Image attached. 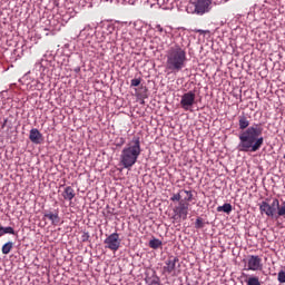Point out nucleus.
<instances>
[{
	"label": "nucleus",
	"instance_id": "obj_17",
	"mask_svg": "<svg viewBox=\"0 0 285 285\" xmlns=\"http://www.w3.org/2000/svg\"><path fill=\"white\" fill-rule=\"evenodd\" d=\"M14 248V243L8 242L2 246V255H10V252Z\"/></svg>",
	"mask_w": 285,
	"mask_h": 285
},
{
	"label": "nucleus",
	"instance_id": "obj_4",
	"mask_svg": "<svg viewBox=\"0 0 285 285\" xmlns=\"http://www.w3.org/2000/svg\"><path fill=\"white\" fill-rule=\"evenodd\" d=\"M181 265L179 264V258L170 256L165 261V266L163 267V273L171 275V277H177L181 273Z\"/></svg>",
	"mask_w": 285,
	"mask_h": 285
},
{
	"label": "nucleus",
	"instance_id": "obj_23",
	"mask_svg": "<svg viewBox=\"0 0 285 285\" xmlns=\"http://www.w3.org/2000/svg\"><path fill=\"white\" fill-rule=\"evenodd\" d=\"M170 202H181V190L177 194H173Z\"/></svg>",
	"mask_w": 285,
	"mask_h": 285
},
{
	"label": "nucleus",
	"instance_id": "obj_6",
	"mask_svg": "<svg viewBox=\"0 0 285 285\" xmlns=\"http://www.w3.org/2000/svg\"><path fill=\"white\" fill-rule=\"evenodd\" d=\"M105 248H108L109 250H112L114 253H117L119 248H121V240L119 238L118 233L110 234L105 240Z\"/></svg>",
	"mask_w": 285,
	"mask_h": 285
},
{
	"label": "nucleus",
	"instance_id": "obj_15",
	"mask_svg": "<svg viewBox=\"0 0 285 285\" xmlns=\"http://www.w3.org/2000/svg\"><path fill=\"white\" fill-rule=\"evenodd\" d=\"M45 63H47V61L41 60L40 62H37L36 66H35L36 70H39V72H40V79H43V75L46 72V65Z\"/></svg>",
	"mask_w": 285,
	"mask_h": 285
},
{
	"label": "nucleus",
	"instance_id": "obj_29",
	"mask_svg": "<svg viewBox=\"0 0 285 285\" xmlns=\"http://www.w3.org/2000/svg\"><path fill=\"white\" fill-rule=\"evenodd\" d=\"M89 30H91L90 26L85 27V29L80 31L79 37H83V35H86V32H88Z\"/></svg>",
	"mask_w": 285,
	"mask_h": 285
},
{
	"label": "nucleus",
	"instance_id": "obj_18",
	"mask_svg": "<svg viewBox=\"0 0 285 285\" xmlns=\"http://www.w3.org/2000/svg\"><path fill=\"white\" fill-rule=\"evenodd\" d=\"M3 235H14V228L10 226L8 227L0 226V236L3 237Z\"/></svg>",
	"mask_w": 285,
	"mask_h": 285
},
{
	"label": "nucleus",
	"instance_id": "obj_13",
	"mask_svg": "<svg viewBox=\"0 0 285 285\" xmlns=\"http://www.w3.org/2000/svg\"><path fill=\"white\" fill-rule=\"evenodd\" d=\"M75 189L71 186H67L62 193V197L67 202H72V199H75Z\"/></svg>",
	"mask_w": 285,
	"mask_h": 285
},
{
	"label": "nucleus",
	"instance_id": "obj_19",
	"mask_svg": "<svg viewBox=\"0 0 285 285\" xmlns=\"http://www.w3.org/2000/svg\"><path fill=\"white\" fill-rule=\"evenodd\" d=\"M31 90H43V82L39 80H32L30 85Z\"/></svg>",
	"mask_w": 285,
	"mask_h": 285
},
{
	"label": "nucleus",
	"instance_id": "obj_26",
	"mask_svg": "<svg viewBox=\"0 0 285 285\" xmlns=\"http://www.w3.org/2000/svg\"><path fill=\"white\" fill-rule=\"evenodd\" d=\"M146 282L148 283V285H159V278L157 277L148 278Z\"/></svg>",
	"mask_w": 285,
	"mask_h": 285
},
{
	"label": "nucleus",
	"instance_id": "obj_8",
	"mask_svg": "<svg viewBox=\"0 0 285 285\" xmlns=\"http://www.w3.org/2000/svg\"><path fill=\"white\" fill-rule=\"evenodd\" d=\"M174 213L179 219H188V203L180 200L178 206L174 208Z\"/></svg>",
	"mask_w": 285,
	"mask_h": 285
},
{
	"label": "nucleus",
	"instance_id": "obj_30",
	"mask_svg": "<svg viewBox=\"0 0 285 285\" xmlns=\"http://www.w3.org/2000/svg\"><path fill=\"white\" fill-rule=\"evenodd\" d=\"M124 144H126V138L121 137L119 138V142L117 144L118 147L124 146Z\"/></svg>",
	"mask_w": 285,
	"mask_h": 285
},
{
	"label": "nucleus",
	"instance_id": "obj_9",
	"mask_svg": "<svg viewBox=\"0 0 285 285\" xmlns=\"http://www.w3.org/2000/svg\"><path fill=\"white\" fill-rule=\"evenodd\" d=\"M264 264H262V258L259 256L252 255L247 261V271H262Z\"/></svg>",
	"mask_w": 285,
	"mask_h": 285
},
{
	"label": "nucleus",
	"instance_id": "obj_16",
	"mask_svg": "<svg viewBox=\"0 0 285 285\" xmlns=\"http://www.w3.org/2000/svg\"><path fill=\"white\" fill-rule=\"evenodd\" d=\"M160 246H163V243L159 238H153L149 240V248L157 250V248H160Z\"/></svg>",
	"mask_w": 285,
	"mask_h": 285
},
{
	"label": "nucleus",
	"instance_id": "obj_7",
	"mask_svg": "<svg viewBox=\"0 0 285 285\" xmlns=\"http://www.w3.org/2000/svg\"><path fill=\"white\" fill-rule=\"evenodd\" d=\"M195 91L185 92L180 98V108H183V110H193V106H195Z\"/></svg>",
	"mask_w": 285,
	"mask_h": 285
},
{
	"label": "nucleus",
	"instance_id": "obj_20",
	"mask_svg": "<svg viewBox=\"0 0 285 285\" xmlns=\"http://www.w3.org/2000/svg\"><path fill=\"white\" fill-rule=\"evenodd\" d=\"M96 39L98 43H104V41H106V31H101V30L96 31Z\"/></svg>",
	"mask_w": 285,
	"mask_h": 285
},
{
	"label": "nucleus",
	"instance_id": "obj_11",
	"mask_svg": "<svg viewBox=\"0 0 285 285\" xmlns=\"http://www.w3.org/2000/svg\"><path fill=\"white\" fill-rule=\"evenodd\" d=\"M29 139L32 144H36V145L43 144V134H41L39 129L32 128L29 131Z\"/></svg>",
	"mask_w": 285,
	"mask_h": 285
},
{
	"label": "nucleus",
	"instance_id": "obj_3",
	"mask_svg": "<svg viewBox=\"0 0 285 285\" xmlns=\"http://www.w3.org/2000/svg\"><path fill=\"white\" fill-rule=\"evenodd\" d=\"M141 155V140L139 137H134L121 150L119 157V164L126 170H130L137 159Z\"/></svg>",
	"mask_w": 285,
	"mask_h": 285
},
{
	"label": "nucleus",
	"instance_id": "obj_14",
	"mask_svg": "<svg viewBox=\"0 0 285 285\" xmlns=\"http://www.w3.org/2000/svg\"><path fill=\"white\" fill-rule=\"evenodd\" d=\"M217 213H226V215H230L233 213V205L230 203H225L222 206H218L216 208Z\"/></svg>",
	"mask_w": 285,
	"mask_h": 285
},
{
	"label": "nucleus",
	"instance_id": "obj_2",
	"mask_svg": "<svg viewBox=\"0 0 285 285\" xmlns=\"http://www.w3.org/2000/svg\"><path fill=\"white\" fill-rule=\"evenodd\" d=\"M166 70L168 75H177L186 68L188 63V57L186 56V49L179 45L171 46L166 53Z\"/></svg>",
	"mask_w": 285,
	"mask_h": 285
},
{
	"label": "nucleus",
	"instance_id": "obj_32",
	"mask_svg": "<svg viewBox=\"0 0 285 285\" xmlns=\"http://www.w3.org/2000/svg\"><path fill=\"white\" fill-rule=\"evenodd\" d=\"M6 124H8V119H4V122L2 125V128H6Z\"/></svg>",
	"mask_w": 285,
	"mask_h": 285
},
{
	"label": "nucleus",
	"instance_id": "obj_27",
	"mask_svg": "<svg viewBox=\"0 0 285 285\" xmlns=\"http://www.w3.org/2000/svg\"><path fill=\"white\" fill-rule=\"evenodd\" d=\"M140 83H141V79H139V78H135L131 80V86L134 88H137V86H139Z\"/></svg>",
	"mask_w": 285,
	"mask_h": 285
},
{
	"label": "nucleus",
	"instance_id": "obj_24",
	"mask_svg": "<svg viewBox=\"0 0 285 285\" xmlns=\"http://www.w3.org/2000/svg\"><path fill=\"white\" fill-rule=\"evenodd\" d=\"M195 228L199 229V228H204V219H202L200 217H198L195 222Z\"/></svg>",
	"mask_w": 285,
	"mask_h": 285
},
{
	"label": "nucleus",
	"instance_id": "obj_5",
	"mask_svg": "<svg viewBox=\"0 0 285 285\" xmlns=\"http://www.w3.org/2000/svg\"><path fill=\"white\" fill-rule=\"evenodd\" d=\"M277 208H279V199L277 198H274L271 204L266 200L259 204L261 214L275 219L277 217Z\"/></svg>",
	"mask_w": 285,
	"mask_h": 285
},
{
	"label": "nucleus",
	"instance_id": "obj_22",
	"mask_svg": "<svg viewBox=\"0 0 285 285\" xmlns=\"http://www.w3.org/2000/svg\"><path fill=\"white\" fill-rule=\"evenodd\" d=\"M180 193H185V195H187V197H185V202H190L193 199V191L181 189Z\"/></svg>",
	"mask_w": 285,
	"mask_h": 285
},
{
	"label": "nucleus",
	"instance_id": "obj_33",
	"mask_svg": "<svg viewBox=\"0 0 285 285\" xmlns=\"http://www.w3.org/2000/svg\"><path fill=\"white\" fill-rule=\"evenodd\" d=\"M80 71H81V68L79 67L75 69V72H80Z\"/></svg>",
	"mask_w": 285,
	"mask_h": 285
},
{
	"label": "nucleus",
	"instance_id": "obj_12",
	"mask_svg": "<svg viewBox=\"0 0 285 285\" xmlns=\"http://www.w3.org/2000/svg\"><path fill=\"white\" fill-rule=\"evenodd\" d=\"M43 217L51 222L52 226H59L61 223V218L59 217V212L52 213H45Z\"/></svg>",
	"mask_w": 285,
	"mask_h": 285
},
{
	"label": "nucleus",
	"instance_id": "obj_28",
	"mask_svg": "<svg viewBox=\"0 0 285 285\" xmlns=\"http://www.w3.org/2000/svg\"><path fill=\"white\" fill-rule=\"evenodd\" d=\"M82 242H88L90 239V234L88 232H83L81 235Z\"/></svg>",
	"mask_w": 285,
	"mask_h": 285
},
{
	"label": "nucleus",
	"instance_id": "obj_10",
	"mask_svg": "<svg viewBox=\"0 0 285 285\" xmlns=\"http://www.w3.org/2000/svg\"><path fill=\"white\" fill-rule=\"evenodd\" d=\"M210 10V0H196L195 12L196 14H206Z\"/></svg>",
	"mask_w": 285,
	"mask_h": 285
},
{
	"label": "nucleus",
	"instance_id": "obj_21",
	"mask_svg": "<svg viewBox=\"0 0 285 285\" xmlns=\"http://www.w3.org/2000/svg\"><path fill=\"white\" fill-rule=\"evenodd\" d=\"M246 284L247 285H262V283L259 282V277H257V276H252V277L247 278Z\"/></svg>",
	"mask_w": 285,
	"mask_h": 285
},
{
	"label": "nucleus",
	"instance_id": "obj_31",
	"mask_svg": "<svg viewBox=\"0 0 285 285\" xmlns=\"http://www.w3.org/2000/svg\"><path fill=\"white\" fill-rule=\"evenodd\" d=\"M156 30H158V32H165V30L161 27V24H156ZM165 35H167V31L165 32Z\"/></svg>",
	"mask_w": 285,
	"mask_h": 285
},
{
	"label": "nucleus",
	"instance_id": "obj_1",
	"mask_svg": "<svg viewBox=\"0 0 285 285\" xmlns=\"http://www.w3.org/2000/svg\"><path fill=\"white\" fill-rule=\"evenodd\" d=\"M238 126L240 132L238 134L239 142L237 145L238 153H257L264 146V127L259 124L250 126V121L246 116L238 117Z\"/></svg>",
	"mask_w": 285,
	"mask_h": 285
},
{
	"label": "nucleus",
	"instance_id": "obj_25",
	"mask_svg": "<svg viewBox=\"0 0 285 285\" xmlns=\"http://www.w3.org/2000/svg\"><path fill=\"white\" fill-rule=\"evenodd\" d=\"M278 282H279V284H285V272L284 271L278 272Z\"/></svg>",
	"mask_w": 285,
	"mask_h": 285
}]
</instances>
